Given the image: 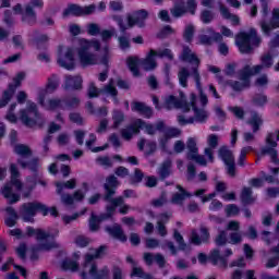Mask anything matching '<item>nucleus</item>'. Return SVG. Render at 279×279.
<instances>
[{"label": "nucleus", "instance_id": "nucleus-47", "mask_svg": "<svg viewBox=\"0 0 279 279\" xmlns=\"http://www.w3.org/2000/svg\"><path fill=\"white\" fill-rule=\"evenodd\" d=\"M173 239L178 243L179 250L181 252L186 251V247H189V245L186 244V242L184 241V236H182V233H180L178 229L173 230Z\"/></svg>", "mask_w": 279, "mask_h": 279}, {"label": "nucleus", "instance_id": "nucleus-23", "mask_svg": "<svg viewBox=\"0 0 279 279\" xmlns=\"http://www.w3.org/2000/svg\"><path fill=\"white\" fill-rule=\"evenodd\" d=\"M131 110L132 112H138V114H142L145 119H151V117H154V109L142 101H132Z\"/></svg>", "mask_w": 279, "mask_h": 279}, {"label": "nucleus", "instance_id": "nucleus-54", "mask_svg": "<svg viewBox=\"0 0 279 279\" xmlns=\"http://www.w3.org/2000/svg\"><path fill=\"white\" fill-rule=\"evenodd\" d=\"M174 33L175 31L173 29V27H171V25H166L157 33V38H159V40H165L167 36H171V34Z\"/></svg>", "mask_w": 279, "mask_h": 279}, {"label": "nucleus", "instance_id": "nucleus-59", "mask_svg": "<svg viewBox=\"0 0 279 279\" xmlns=\"http://www.w3.org/2000/svg\"><path fill=\"white\" fill-rule=\"evenodd\" d=\"M251 125L254 134L260 130V125H263V120L258 117V114H254L251 119Z\"/></svg>", "mask_w": 279, "mask_h": 279}, {"label": "nucleus", "instance_id": "nucleus-8", "mask_svg": "<svg viewBox=\"0 0 279 279\" xmlns=\"http://www.w3.org/2000/svg\"><path fill=\"white\" fill-rule=\"evenodd\" d=\"M156 50L150 49L145 59L138 58L137 56H129L126 58V66L133 74V77H141L140 66H144L145 71H154L158 66L156 62Z\"/></svg>", "mask_w": 279, "mask_h": 279}, {"label": "nucleus", "instance_id": "nucleus-44", "mask_svg": "<svg viewBox=\"0 0 279 279\" xmlns=\"http://www.w3.org/2000/svg\"><path fill=\"white\" fill-rule=\"evenodd\" d=\"M170 14L173 19H181L186 14V5L185 4H173V8L170 9Z\"/></svg>", "mask_w": 279, "mask_h": 279}, {"label": "nucleus", "instance_id": "nucleus-20", "mask_svg": "<svg viewBox=\"0 0 279 279\" xmlns=\"http://www.w3.org/2000/svg\"><path fill=\"white\" fill-rule=\"evenodd\" d=\"M260 27L266 36H269L272 29H279V9L278 8L272 9V15L269 20V23L265 21L260 22Z\"/></svg>", "mask_w": 279, "mask_h": 279}, {"label": "nucleus", "instance_id": "nucleus-29", "mask_svg": "<svg viewBox=\"0 0 279 279\" xmlns=\"http://www.w3.org/2000/svg\"><path fill=\"white\" fill-rule=\"evenodd\" d=\"M17 85L10 83L8 85V89L2 93V97L0 98V109L5 108L10 101H12V97H14V93H16Z\"/></svg>", "mask_w": 279, "mask_h": 279}, {"label": "nucleus", "instance_id": "nucleus-17", "mask_svg": "<svg viewBox=\"0 0 279 279\" xmlns=\"http://www.w3.org/2000/svg\"><path fill=\"white\" fill-rule=\"evenodd\" d=\"M187 149H189L186 154L187 160H194V162H197V165H202V166L206 165V158L199 155V148L197 147V142L195 141V138L190 137L187 140Z\"/></svg>", "mask_w": 279, "mask_h": 279}, {"label": "nucleus", "instance_id": "nucleus-42", "mask_svg": "<svg viewBox=\"0 0 279 279\" xmlns=\"http://www.w3.org/2000/svg\"><path fill=\"white\" fill-rule=\"evenodd\" d=\"M63 271H80V264L73 259H63L61 263Z\"/></svg>", "mask_w": 279, "mask_h": 279}, {"label": "nucleus", "instance_id": "nucleus-3", "mask_svg": "<svg viewBox=\"0 0 279 279\" xmlns=\"http://www.w3.org/2000/svg\"><path fill=\"white\" fill-rule=\"evenodd\" d=\"M263 43V38L258 36V31L251 27L248 32H240L235 35V47L242 54L253 53Z\"/></svg>", "mask_w": 279, "mask_h": 279}, {"label": "nucleus", "instance_id": "nucleus-51", "mask_svg": "<svg viewBox=\"0 0 279 279\" xmlns=\"http://www.w3.org/2000/svg\"><path fill=\"white\" fill-rule=\"evenodd\" d=\"M99 223H101V219L99 216L92 213L89 218V231L90 232H98L99 231Z\"/></svg>", "mask_w": 279, "mask_h": 279}, {"label": "nucleus", "instance_id": "nucleus-4", "mask_svg": "<svg viewBox=\"0 0 279 279\" xmlns=\"http://www.w3.org/2000/svg\"><path fill=\"white\" fill-rule=\"evenodd\" d=\"M112 19L118 24L121 34H125L128 29H132V27H140V29L145 28L147 19H149V11L145 9L133 11L132 14L126 15V25L121 15H112Z\"/></svg>", "mask_w": 279, "mask_h": 279}, {"label": "nucleus", "instance_id": "nucleus-14", "mask_svg": "<svg viewBox=\"0 0 279 279\" xmlns=\"http://www.w3.org/2000/svg\"><path fill=\"white\" fill-rule=\"evenodd\" d=\"M266 146L259 150L260 156H270L271 162L278 163V142L276 141V133L269 132L265 140Z\"/></svg>", "mask_w": 279, "mask_h": 279}, {"label": "nucleus", "instance_id": "nucleus-22", "mask_svg": "<svg viewBox=\"0 0 279 279\" xmlns=\"http://www.w3.org/2000/svg\"><path fill=\"white\" fill-rule=\"evenodd\" d=\"M208 34H211V37L208 35H199V44L205 45L206 47H210L213 43H221L223 40V36L221 33L215 32V28H207Z\"/></svg>", "mask_w": 279, "mask_h": 279}, {"label": "nucleus", "instance_id": "nucleus-16", "mask_svg": "<svg viewBox=\"0 0 279 279\" xmlns=\"http://www.w3.org/2000/svg\"><path fill=\"white\" fill-rule=\"evenodd\" d=\"M199 234H197L196 230H192L190 235V243L196 246L208 245V243H210V229H208L206 226H201Z\"/></svg>", "mask_w": 279, "mask_h": 279}, {"label": "nucleus", "instance_id": "nucleus-55", "mask_svg": "<svg viewBox=\"0 0 279 279\" xmlns=\"http://www.w3.org/2000/svg\"><path fill=\"white\" fill-rule=\"evenodd\" d=\"M96 163L100 167H107V169H112L113 162L112 159L108 156H99L96 158Z\"/></svg>", "mask_w": 279, "mask_h": 279}, {"label": "nucleus", "instance_id": "nucleus-13", "mask_svg": "<svg viewBox=\"0 0 279 279\" xmlns=\"http://www.w3.org/2000/svg\"><path fill=\"white\" fill-rule=\"evenodd\" d=\"M218 156L227 167V173L230 178H236V163L234 162V154L228 146H221L218 149Z\"/></svg>", "mask_w": 279, "mask_h": 279}, {"label": "nucleus", "instance_id": "nucleus-38", "mask_svg": "<svg viewBox=\"0 0 279 279\" xmlns=\"http://www.w3.org/2000/svg\"><path fill=\"white\" fill-rule=\"evenodd\" d=\"M57 194L62 195L64 192V189L73 190L77 186V180L76 179H70L66 182H57Z\"/></svg>", "mask_w": 279, "mask_h": 279}, {"label": "nucleus", "instance_id": "nucleus-58", "mask_svg": "<svg viewBox=\"0 0 279 279\" xmlns=\"http://www.w3.org/2000/svg\"><path fill=\"white\" fill-rule=\"evenodd\" d=\"M147 149L144 151L145 158H149V156H154L158 149V145L156 142H148L146 144Z\"/></svg>", "mask_w": 279, "mask_h": 279}, {"label": "nucleus", "instance_id": "nucleus-9", "mask_svg": "<svg viewBox=\"0 0 279 279\" xmlns=\"http://www.w3.org/2000/svg\"><path fill=\"white\" fill-rule=\"evenodd\" d=\"M189 77H193L196 88L201 95L202 106H208V96L204 94V88L202 87V75L197 71V68H194L192 73L189 72L186 68H181L178 72L179 84L182 88H189Z\"/></svg>", "mask_w": 279, "mask_h": 279}, {"label": "nucleus", "instance_id": "nucleus-36", "mask_svg": "<svg viewBox=\"0 0 279 279\" xmlns=\"http://www.w3.org/2000/svg\"><path fill=\"white\" fill-rule=\"evenodd\" d=\"M232 254H234L232 248H227L223 255H221V251H219L218 268H220L222 271H226V269H228V258H230Z\"/></svg>", "mask_w": 279, "mask_h": 279}, {"label": "nucleus", "instance_id": "nucleus-48", "mask_svg": "<svg viewBox=\"0 0 279 279\" xmlns=\"http://www.w3.org/2000/svg\"><path fill=\"white\" fill-rule=\"evenodd\" d=\"M101 93H104V95H119V90L114 87V78L109 80L108 84L101 88Z\"/></svg>", "mask_w": 279, "mask_h": 279}, {"label": "nucleus", "instance_id": "nucleus-1", "mask_svg": "<svg viewBox=\"0 0 279 279\" xmlns=\"http://www.w3.org/2000/svg\"><path fill=\"white\" fill-rule=\"evenodd\" d=\"M121 186V182L119 181V178L114 174H109L105 179V183L102 185V189L105 191L104 194V202H108L110 205L106 206V217L107 219H111V217H114V213H117V208L119 206H123L125 204V199L123 196H117V191Z\"/></svg>", "mask_w": 279, "mask_h": 279}, {"label": "nucleus", "instance_id": "nucleus-27", "mask_svg": "<svg viewBox=\"0 0 279 279\" xmlns=\"http://www.w3.org/2000/svg\"><path fill=\"white\" fill-rule=\"evenodd\" d=\"M219 12H220V16H222L225 21H231V24L233 25V27L241 25V17H239V15L236 14L231 13L230 9H228V7H226L221 2H219Z\"/></svg>", "mask_w": 279, "mask_h": 279}, {"label": "nucleus", "instance_id": "nucleus-49", "mask_svg": "<svg viewBox=\"0 0 279 279\" xmlns=\"http://www.w3.org/2000/svg\"><path fill=\"white\" fill-rule=\"evenodd\" d=\"M215 244L217 247H223L228 244V231L221 230L218 232V235L215 238Z\"/></svg>", "mask_w": 279, "mask_h": 279}, {"label": "nucleus", "instance_id": "nucleus-24", "mask_svg": "<svg viewBox=\"0 0 279 279\" xmlns=\"http://www.w3.org/2000/svg\"><path fill=\"white\" fill-rule=\"evenodd\" d=\"M84 80L81 75H65L64 89L65 90H82Z\"/></svg>", "mask_w": 279, "mask_h": 279}, {"label": "nucleus", "instance_id": "nucleus-26", "mask_svg": "<svg viewBox=\"0 0 279 279\" xmlns=\"http://www.w3.org/2000/svg\"><path fill=\"white\" fill-rule=\"evenodd\" d=\"M105 232H108L109 236H112V239H117L121 243H128V235H125V232L123 231V228H121V225H113L112 227L107 226L105 228Z\"/></svg>", "mask_w": 279, "mask_h": 279}, {"label": "nucleus", "instance_id": "nucleus-6", "mask_svg": "<svg viewBox=\"0 0 279 279\" xmlns=\"http://www.w3.org/2000/svg\"><path fill=\"white\" fill-rule=\"evenodd\" d=\"M35 8L43 10V8H45V1L31 0L27 4L24 5V9H23V4L17 3L12 8V10L14 14L21 16V21L22 23H24V25L34 27V25L38 23V13H36Z\"/></svg>", "mask_w": 279, "mask_h": 279}, {"label": "nucleus", "instance_id": "nucleus-19", "mask_svg": "<svg viewBox=\"0 0 279 279\" xmlns=\"http://www.w3.org/2000/svg\"><path fill=\"white\" fill-rule=\"evenodd\" d=\"M58 76L56 74H52L51 77L48 78V83L46 85L45 89H41L38 95V104L39 106L45 107V99L47 97V93H53L54 90H58Z\"/></svg>", "mask_w": 279, "mask_h": 279}, {"label": "nucleus", "instance_id": "nucleus-52", "mask_svg": "<svg viewBox=\"0 0 279 279\" xmlns=\"http://www.w3.org/2000/svg\"><path fill=\"white\" fill-rule=\"evenodd\" d=\"M33 40L37 49H47L46 45L47 43H49V36H47L46 34H41L35 37Z\"/></svg>", "mask_w": 279, "mask_h": 279}, {"label": "nucleus", "instance_id": "nucleus-41", "mask_svg": "<svg viewBox=\"0 0 279 279\" xmlns=\"http://www.w3.org/2000/svg\"><path fill=\"white\" fill-rule=\"evenodd\" d=\"M14 153L17 154V156H22V158H29L33 154L32 148L25 144H15Z\"/></svg>", "mask_w": 279, "mask_h": 279}, {"label": "nucleus", "instance_id": "nucleus-61", "mask_svg": "<svg viewBox=\"0 0 279 279\" xmlns=\"http://www.w3.org/2000/svg\"><path fill=\"white\" fill-rule=\"evenodd\" d=\"M69 120L76 125H84V118L78 112H71L69 114Z\"/></svg>", "mask_w": 279, "mask_h": 279}, {"label": "nucleus", "instance_id": "nucleus-50", "mask_svg": "<svg viewBox=\"0 0 279 279\" xmlns=\"http://www.w3.org/2000/svg\"><path fill=\"white\" fill-rule=\"evenodd\" d=\"M194 36H195V26L193 24L185 26L183 32V40H185V43H193Z\"/></svg>", "mask_w": 279, "mask_h": 279}, {"label": "nucleus", "instance_id": "nucleus-37", "mask_svg": "<svg viewBox=\"0 0 279 279\" xmlns=\"http://www.w3.org/2000/svg\"><path fill=\"white\" fill-rule=\"evenodd\" d=\"M112 129L119 130L121 128V124L125 121V113L122 110L114 109L112 111Z\"/></svg>", "mask_w": 279, "mask_h": 279}, {"label": "nucleus", "instance_id": "nucleus-30", "mask_svg": "<svg viewBox=\"0 0 279 279\" xmlns=\"http://www.w3.org/2000/svg\"><path fill=\"white\" fill-rule=\"evenodd\" d=\"M177 189L179 192L172 195V198H171L172 204L182 206V204H184V199H187L189 197H193V195L189 191H186V189H184L182 185H177Z\"/></svg>", "mask_w": 279, "mask_h": 279}, {"label": "nucleus", "instance_id": "nucleus-33", "mask_svg": "<svg viewBox=\"0 0 279 279\" xmlns=\"http://www.w3.org/2000/svg\"><path fill=\"white\" fill-rule=\"evenodd\" d=\"M259 73L256 72L255 65L252 68L250 65H244L243 69L239 71V77L241 82H244L245 85L251 86V81L250 78L252 75H258Z\"/></svg>", "mask_w": 279, "mask_h": 279}, {"label": "nucleus", "instance_id": "nucleus-39", "mask_svg": "<svg viewBox=\"0 0 279 279\" xmlns=\"http://www.w3.org/2000/svg\"><path fill=\"white\" fill-rule=\"evenodd\" d=\"M44 108H46V110H58V108L64 110L63 98L48 99V105H45Z\"/></svg>", "mask_w": 279, "mask_h": 279}, {"label": "nucleus", "instance_id": "nucleus-64", "mask_svg": "<svg viewBox=\"0 0 279 279\" xmlns=\"http://www.w3.org/2000/svg\"><path fill=\"white\" fill-rule=\"evenodd\" d=\"M253 102L255 104V106H259L260 108H263V106L267 104V95L256 94L253 98Z\"/></svg>", "mask_w": 279, "mask_h": 279}, {"label": "nucleus", "instance_id": "nucleus-63", "mask_svg": "<svg viewBox=\"0 0 279 279\" xmlns=\"http://www.w3.org/2000/svg\"><path fill=\"white\" fill-rule=\"evenodd\" d=\"M185 10H186V12H189V14H192V16H195V13L197 12V1L196 0H187Z\"/></svg>", "mask_w": 279, "mask_h": 279}, {"label": "nucleus", "instance_id": "nucleus-18", "mask_svg": "<svg viewBox=\"0 0 279 279\" xmlns=\"http://www.w3.org/2000/svg\"><path fill=\"white\" fill-rule=\"evenodd\" d=\"M180 60L182 62H189V64H194L189 71V73H193L194 69H197L199 73V58H197V54L193 53V51L189 46L183 47V50L180 56Z\"/></svg>", "mask_w": 279, "mask_h": 279}, {"label": "nucleus", "instance_id": "nucleus-45", "mask_svg": "<svg viewBox=\"0 0 279 279\" xmlns=\"http://www.w3.org/2000/svg\"><path fill=\"white\" fill-rule=\"evenodd\" d=\"M128 128L131 130V133L141 134V130L145 129V120L137 119L133 123L129 124Z\"/></svg>", "mask_w": 279, "mask_h": 279}, {"label": "nucleus", "instance_id": "nucleus-35", "mask_svg": "<svg viewBox=\"0 0 279 279\" xmlns=\"http://www.w3.org/2000/svg\"><path fill=\"white\" fill-rule=\"evenodd\" d=\"M8 218L4 219V223L8 228H14L16 221H19V214L13 207H7Z\"/></svg>", "mask_w": 279, "mask_h": 279}, {"label": "nucleus", "instance_id": "nucleus-11", "mask_svg": "<svg viewBox=\"0 0 279 279\" xmlns=\"http://www.w3.org/2000/svg\"><path fill=\"white\" fill-rule=\"evenodd\" d=\"M57 62L62 69H65L66 71H73V69H75V50H73L71 47H68L64 53V46L60 45L58 47Z\"/></svg>", "mask_w": 279, "mask_h": 279}, {"label": "nucleus", "instance_id": "nucleus-53", "mask_svg": "<svg viewBox=\"0 0 279 279\" xmlns=\"http://www.w3.org/2000/svg\"><path fill=\"white\" fill-rule=\"evenodd\" d=\"M201 21L205 25H208L209 23H213V21H215V13H213V11H210V10H206V9L203 10L201 12Z\"/></svg>", "mask_w": 279, "mask_h": 279}, {"label": "nucleus", "instance_id": "nucleus-15", "mask_svg": "<svg viewBox=\"0 0 279 279\" xmlns=\"http://www.w3.org/2000/svg\"><path fill=\"white\" fill-rule=\"evenodd\" d=\"M29 114H34V117H38V106L36 102L28 101L26 109L20 110V121L26 128H34L36 125V120L31 118Z\"/></svg>", "mask_w": 279, "mask_h": 279}, {"label": "nucleus", "instance_id": "nucleus-34", "mask_svg": "<svg viewBox=\"0 0 279 279\" xmlns=\"http://www.w3.org/2000/svg\"><path fill=\"white\" fill-rule=\"evenodd\" d=\"M192 110L195 114L196 121L198 123H205L206 119H208V116L206 114V111L204 109H199L197 107V104L195 102V94H192Z\"/></svg>", "mask_w": 279, "mask_h": 279}, {"label": "nucleus", "instance_id": "nucleus-10", "mask_svg": "<svg viewBox=\"0 0 279 279\" xmlns=\"http://www.w3.org/2000/svg\"><path fill=\"white\" fill-rule=\"evenodd\" d=\"M10 235L11 236H16V239H32L35 236L36 241L39 243H43L44 241H49V239H54L53 234L37 228L34 229L32 226L26 227V232L23 233L21 229H12L10 230Z\"/></svg>", "mask_w": 279, "mask_h": 279}, {"label": "nucleus", "instance_id": "nucleus-40", "mask_svg": "<svg viewBox=\"0 0 279 279\" xmlns=\"http://www.w3.org/2000/svg\"><path fill=\"white\" fill-rule=\"evenodd\" d=\"M171 175V160H165L159 168L160 180H167Z\"/></svg>", "mask_w": 279, "mask_h": 279}, {"label": "nucleus", "instance_id": "nucleus-5", "mask_svg": "<svg viewBox=\"0 0 279 279\" xmlns=\"http://www.w3.org/2000/svg\"><path fill=\"white\" fill-rule=\"evenodd\" d=\"M106 250H108V246L100 245L95 250V254H85L83 267H90L88 274L93 279H110V268L104 266L99 269L97 263H95L96 258H101V256L106 255Z\"/></svg>", "mask_w": 279, "mask_h": 279}, {"label": "nucleus", "instance_id": "nucleus-56", "mask_svg": "<svg viewBox=\"0 0 279 279\" xmlns=\"http://www.w3.org/2000/svg\"><path fill=\"white\" fill-rule=\"evenodd\" d=\"M87 95L89 99H95L99 97V95H104V92H101V88H97V86H95V83H90L87 89Z\"/></svg>", "mask_w": 279, "mask_h": 279}, {"label": "nucleus", "instance_id": "nucleus-12", "mask_svg": "<svg viewBox=\"0 0 279 279\" xmlns=\"http://www.w3.org/2000/svg\"><path fill=\"white\" fill-rule=\"evenodd\" d=\"M97 10V5L89 4L82 7L76 3H70L68 8H65L62 12L63 19H66V16H90V14H95V11Z\"/></svg>", "mask_w": 279, "mask_h": 279}, {"label": "nucleus", "instance_id": "nucleus-57", "mask_svg": "<svg viewBox=\"0 0 279 279\" xmlns=\"http://www.w3.org/2000/svg\"><path fill=\"white\" fill-rule=\"evenodd\" d=\"M228 86H230L232 88V90H234L235 93H241V90H243V88H250L248 85H245V83L242 81H228L227 82Z\"/></svg>", "mask_w": 279, "mask_h": 279}, {"label": "nucleus", "instance_id": "nucleus-31", "mask_svg": "<svg viewBox=\"0 0 279 279\" xmlns=\"http://www.w3.org/2000/svg\"><path fill=\"white\" fill-rule=\"evenodd\" d=\"M240 199L243 206H252L254 202H256V197H254V191L252 186H244L240 193Z\"/></svg>", "mask_w": 279, "mask_h": 279}, {"label": "nucleus", "instance_id": "nucleus-43", "mask_svg": "<svg viewBox=\"0 0 279 279\" xmlns=\"http://www.w3.org/2000/svg\"><path fill=\"white\" fill-rule=\"evenodd\" d=\"M156 57L161 60H168L169 62H173L175 56L173 54V50L169 48H163L161 50H156Z\"/></svg>", "mask_w": 279, "mask_h": 279}, {"label": "nucleus", "instance_id": "nucleus-2", "mask_svg": "<svg viewBox=\"0 0 279 279\" xmlns=\"http://www.w3.org/2000/svg\"><path fill=\"white\" fill-rule=\"evenodd\" d=\"M38 213L39 215H43V217H48L49 215L54 218L60 217L58 207H49L40 202L24 203L20 207V215L25 223L34 221V218L36 215H38Z\"/></svg>", "mask_w": 279, "mask_h": 279}, {"label": "nucleus", "instance_id": "nucleus-60", "mask_svg": "<svg viewBox=\"0 0 279 279\" xmlns=\"http://www.w3.org/2000/svg\"><path fill=\"white\" fill-rule=\"evenodd\" d=\"M241 213V209L235 204H229L226 207V215L227 217H236Z\"/></svg>", "mask_w": 279, "mask_h": 279}, {"label": "nucleus", "instance_id": "nucleus-21", "mask_svg": "<svg viewBox=\"0 0 279 279\" xmlns=\"http://www.w3.org/2000/svg\"><path fill=\"white\" fill-rule=\"evenodd\" d=\"M143 260L147 267H151L154 263L158 265L160 269H163L165 265H167V259H165V255L160 253H156L155 255L153 253L146 252L143 254Z\"/></svg>", "mask_w": 279, "mask_h": 279}, {"label": "nucleus", "instance_id": "nucleus-25", "mask_svg": "<svg viewBox=\"0 0 279 279\" xmlns=\"http://www.w3.org/2000/svg\"><path fill=\"white\" fill-rule=\"evenodd\" d=\"M198 263L201 265H206V263H209L214 266V267H218L219 265V248H214L209 252V255H206L205 253H199L198 256Z\"/></svg>", "mask_w": 279, "mask_h": 279}, {"label": "nucleus", "instance_id": "nucleus-7", "mask_svg": "<svg viewBox=\"0 0 279 279\" xmlns=\"http://www.w3.org/2000/svg\"><path fill=\"white\" fill-rule=\"evenodd\" d=\"M90 47H93L95 51H101V43L97 39L92 41H88V39H83L81 41V47L77 49V53L81 66L83 69L99 64V57H97L96 53L90 52Z\"/></svg>", "mask_w": 279, "mask_h": 279}, {"label": "nucleus", "instance_id": "nucleus-62", "mask_svg": "<svg viewBox=\"0 0 279 279\" xmlns=\"http://www.w3.org/2000/svg\"><path fill=\"white\" fill-rule=\"evenodd\" d=\"M109 9L112 12H123V2L121 0H112L109 2Z\"/></svg>", "mask_w": 279, "mask_h": 279}, {"label": "nucleus", "instance_id": "nucleus-46", "mask_svg": "<svg viewBox=\"0 0 279 279\" xmlns=\"http://www.w3.org/2000/svg\"><path fill=\"white\" fill-rule=\"evenodd\" d=\"M81 104V100L78 97H64L63 98V106H64V110H66V108H70L71 110L77 108Z\"/></svg>", "mask_w": 279, "mask_h": 279}, {"label": "nucleus", "instance_id": "nucleus-32", "mask_svg": "<svg viewBox=\"0 0 279 279\" xmlns=\"http://www.w3.org/2000/svg\"><path fill=\"white\" fill-rule=\"evenodd\" d=\"M17 165L23 169H29L33 173H38V158H33L31 161H24L23 159H17ZM33 184H38L36 175L33 178Z\"/></svg>", "mask_w": 279, "mask_h": 279}, {"label": "nucleus", "instance_id": "nucleus-28", "mask_svg": "<svg viewBox=\"0 0 279 279\" xmlns=\"http://www.w3.org/2000/svg\"><path fill=\"white\" fill-rule=\"evenodd\" d=\"M260 64L255 65V73H263L264 69H271L274 66V54L267 52L260 56Z\"/></svg>", "mask_w": 279, "mask_h": 279}]
</instances>
